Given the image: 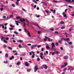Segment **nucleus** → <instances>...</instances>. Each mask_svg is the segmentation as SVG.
Segmentation results:
<instances>
[{
  "label": "nucleus",
  "instance_id": "nucleus-1",
  "mask_svg": "<svg viewBox=\"0 0 74 74\" xmlns=\"http://www.w3.org/2000/svg\"><path fill=\"white\" fill-rule=\"evenodd\" d=\"M16 18L17 19H20V21L21 22H22V23H24V21H25V22H26V21H25V19L23 18H21V17L19 16H18L16 17Z\"/></svg>",
  "mask_w": 74,
  "mask_h": 74
},
{
  "label": "nucleus",
  "instance_id": "nucleus-2",
  "mask_svg": "<svg viewBox=\"0 0 74 74\" xmlns=\"http://www.w3.org/2000/svg\"><path fill=\"white\" fill-rule=\"evenodd\" d=\"M39 69V68H38V66L36 65L35 67V70H34V72H36V71H37Z\"/></svg>",
  "mask_w": 74,
  "mask_h": 74
},
{
  "label": "nucleus",
  "instance_id": "nucleus-3",
  "mask_svg": "<svg viewBox=\"0 0 74 74\" xmlns=\"http://www.w3.org/2000/svg\"><path fill=\"white\" fill-rule=\"evenodd\" d=\"M67 63L66 62H64V64L62 65L61 66V67L62 68H63L64 67H65L66 66H67Z\"/></svg>",
  "mask_w": 74,
  "mask_h": 74
},
{
  "label": "nucleus",
  "instance_id": "nucleus-4",
  "mask_svg": "<svg viewBox=\"0 0 74 74\" xmlns=\"http://www.w3.org/2000/svg\"><path fill=\"white\" fill-rule=\"evenodd\" d=\"M0 38L1 40L2 41H3V40H5V37L2 36H1Z\"/></svg>",
  "mask_w": 74,
  "mask_h": 74
},
{
  "label": "nucleus",
  "instance_id": "nucleus-5",
  "mask_svg": "<svg viewBox=\"0 0 74 74\" xmlns=\"http://www.w3.org/2000/svg\"><path fill=\"white\" fill-rule=\"evenodd\" d=\"M26 21V22H27V26H30V24L29 23V20H27V19H25Z\"/></svg>",
  "mask_w": 74,
  "mask_h": 74
},
{
  "label": "nucleus",
  "instance_id": "nucleus-6",
  "mask_svg": "<svg viewBox=\"0 0 74 74\" xmlns=\"http://www.w3.org/2000/svg\"><path fill=\"white\" fill-rule=\"evenodd\" d=\"M32 53H33L32 55V58H35V57L34 56H35V54H34V53L33 51H32Z\"/></svg>",
  "mask_w": 74,
  "mask_h": 74
},
{
  "label": "nucleus",
  "instance_id": "nucleus-7",
  "mask_svg": "<svg viewBox=\"0 0 74 74\" xmlns=\"http://www.w3.org/2000/svg\"><path fill=\"white\" fill-rule=\"evenodd\" d=\"M69 58V57L67 56H65L64 57V59H67Z\"/></svg>",
  "mask_w": 74,
  "mask_h": 74
},
{
  "label": "nucleus",
  "instance_id": "nucleus-8",
  "mask_svg": "<svg viewBox=\"0 0 74 74\" xmlns=\"http://www.w3.org/2000/svg\"><path fill=\"white\" fill-rule=\"evenodd\" d=\"M51 46L52 48H55V44L53 43H52L51 44Z\"/></svg>",
  "mask_w": 74,
  "mask_h": 74
},
{
  "label": "nucleus",
  "instance_id": "nucleus-9",
  "mask_svg": "<svg viewBox=\"0 0 74 74\" xmlns=\"http://www.w3.org/2000/svg\"><path fill=\"white\" fill-rule=\"evenodd\" d=\"M43 66L44 69H47V65H43Z\"/></svg>",
  "mask_w": 74,
  "mask_h": 74
},
{
  "label": "nucleus",
  "instance_id": "nucleus-10",
  "mask_svg": "<svg viewBox=\"0 0 74 74\" xmlns=\"http://www.w3.org/2000/svg\"><path fill=\"white\" fill-rule=\"evenodd\" d=\"M36 46H37V45H32L31 46V48L33 49L34 47H36Z\"/></svg>",
  "mask_w": 74,
  "mask_h": 74
},
{
  "label": "nucleus",
  "instance_id": "nucleus-11",
  "mask_svg": "<svg viewBox=\"0 0 74 74\" xmlns=\"http://www.w3.org/2000/svg\"><path fill=\"white\" fill-rule=\"evenodd\" d=\"M64 41H70V39H69V38L64 39Z\"/></svg>",
  "mask_w": 74,
  "mask_h": 74
},
{
  "label": "nucleus",
  "instance_id": "nucleus-12",
  "mask_svg": "<svg viewBox=\"0 0 74 74\" xmlns=\"http://www.w3.org/2000/svg\"><path fill=\"white\" fill-rule=\"evenodd\" d=\"M41 3L43 4V5H45V6H47V3L44 2H42Z\"/></svg>",
  "mask_w": 74,
  "mask_h": 74
},
{
  "label": "nucleus",
  "instance_id": "nucleus-13",
  "mask_svg": "<svg viewBox=\"0 0 74 74\" xmlns=\"http://www.w3.org/2000/svg\"><path fill=\"white\" fill-rule=\"evenodd\" d=\"M10 60H12V59H14V56H12L11 57H10L9 58Z\"/></svg>",
  "mask_w": 74,
  "mask_h": 74
},
{
  "label": "nucleus",
  "instance_id": "nucleus-14",
  "mask_svg": "<svg viewBox=\"0 0 74 74\" xmlns=\"http://www.w3.org/2000/svg\"><path fill=\"white\" fill-rule=\"evenodd\" d=\"M27 32H28V36L29 37H31L30 36V32L28 31H27Z\"/></svg>",
  "mask_w": 74,
  "mask_h": 74
},
{
  "label": "nucleus",
  "instance_id": "nucleus-15",
  "mask_svg": "<svg viewBox=\"0 0 74 74\" xmlns=\"http://www.w3.org/2000/svg\"><path fill=\"white\" fill-rule=\"evenodd\" d=\"M25 64L26 66H27V67H28V66H29V64H28V63H27V62H25Z\"/></svg>",
  "mask_w": 74,
  "mask_h": 74
},
{
  "label": "nucleus",
  "instance_id": "nucleus-16",
  "mask_svg": "<svg viewBox=\"0 0 74 74\" xmlns=\"http://www.w3.org/2000/svg\"><path fill=\"white\" fill-rule=\"evenodd\" d=\"M14 17V16L12 15H10L9 16V18H12Z\"/></svg>",
  "mask_w": 74,
  "mask_h": 74
},
{
  "label": "nucleus",
  "instance_id": "nucleus-17",
  "mask_svg": "<svg viewBox=\"0 0 74 74\" xmlns=\"http://www.w3.org/2000/svg\"><path fill=\"white\" fill-rule=\"evenodd\" d=\"M46 48H47V49H48V48H49V45H47L46 46Z\"/></svg>",
  "mask_w": 74,
  "mask_h": 74
},
{
  "label": "nucleus",
  "instance_id": "nucleus-18",
  "mask_svg": "<svg viewBox=\"0 0 74 74\" xmlns=\"http://www.w3.org/2000/svg\"><path fill=\"white\" fill-rule=\"evenodd\" d=\"M48 40V41H49V42H50V41H52V39L50 38H49Z\"/></svg>",
  "mask_w": 74,
  "mask_h": 74
},
{
  "label": "nucleus",
  "instance_id": "nucleus-19",
  "mask_svg": "<svg viewBox=\"0 0 74 74\" xmlns=\"http://www.w3.org/2000/svg\"><path fill=\"white\" fill-rule=\"evenodd\" d=\"M64 23V22L62 21L60 22V24L61 25H63Z\"/></svg>",
  "mask_w": 74,
  "mask_h": 74
},
{
  "label": "nucleus",
  "instance_id": "nucleus-20",
  "mask_svg": "<svg viewBox=\"0 0 74 74\" xmlns=\"http://www.w3.org/2000/svg\"><path fill=\"white\" fill-rule=\"evenodd\" d=\"M64 1L65 0L67 2H71V0H64Z\"/></svg>",
  "mask_w": 74,
  "mask_h": 74
},
{
  "label": "nucleus",
  "instance_id": "nucleus-21",
  "mask_svg": "<svg viewBox=\"0 0 74 74\" xmlns=\"http://www.w3.org/2000/svg\"><path fill=\"white\" fill-rule=\"evenodd\" d=\"M14 34H15L16 35H17V34H18V32H17L16 31L14 32Z\"/></svg>",
  "mask_w": 74,
  "mask_h": 74
},
{
  "label": "nucleus",
  "instance_id": "nucleus-22",
  "mask_svg": "<svg viewBox=\"0 0 74 74\" xmlns=\"http://www.w3.org/2000/svg\"><path fill=\"white\" fill-rule=\"evenodd\" d=\"M5 57L6 58H8V53H6L5 54Z\"/></svg>",
  "mask_w": 74,
  "mask_h": 74
},
{
  "label": "nucleus",
  "instance_id": "nucleus-23",
  "mask_svg": "<svg viewBox=\"0 0 74 74\" xmlns=\"http://www.w3.org/2000/svg\"><path fill=\"white\" fill-rule=\"evenodd\" d=\"M67 68L65 67L63 69V71H66V70H67Z\"/></svg>",
  "mask_w": 74,
  "mask_h": 74
},
{
  "label": "nucleus",
  "instance_id": "nucleus-24",
  "mask_svg": "<svg viewBox=\"0 0 74 74\" xmlns=\"http://www.w3.org/2000/svg\"><path fill=\"white\" fill-rule=\"evenodd\" d=\"M8 49H10V50H12V48H11V47H8Z\"/></svg>",
  "mask_w": 74,
  "mask_h": 74
},
{
  "label": "nucleus",
  "instance_id": "nucleus-25",
  "mask_svg": "<svg viewBox=\"0 0 74 74\" xmlns=\"http://www.w3.org/2000/svg\"><path fill=\"white\" fill-rule=\"evenodd\" d=\"M18 42H23V40H19L17 41Z\"/></svg>",
  "mask_w": 74,
  "mask_h": 74
},
{
  "label": "nucleus",
  "instance_id": "nucleus-26",
  "mask_svg": "<svg viewBox=\"0 0 74 74\" xmlns=\"http://www.w3.org/2000/svg\"><path fill=\"white\" fill-rule=\"evenodd\" d=\"M54 53L55 54H58V53H59V52L58 51H55L54 52Z\"/></svg>",
  "mask_w": 74,
  "mask_h": 74
},
{
  "label": "nucleus",
  "instance_id": "nucleus-27",
  "mask_svg": "<svg viewBox=\"0 0 74 74\" xmlns=\"http://www.w3.org/2000/svg\"><path fill=\"white\" fill-rule=\"evenodd\" d=\"M20 63L21 62H18L17 63V66H19V65L20 64Z\"/></svg>",
  "mask_w": 74,
  "mask_h": 74
},
{
  "label": "nucleus",
  "instance_id": "nucleus-28",
  "mask_svg": "<svg viewBox=\"0 0 74 74\" xmlns=\"http://www.w3.org/2000/svg\"><path fill=\"white\" fill-rule=\"evenodd\" d=\"M33 2H34V3H37V2L36 1L34 0H33L32 1Z\"/></svg>",
  "mask_w": 74,
  "mask_h": 74
},
{
  "label": "nucleus",
  "instance_id": "nucleus-29",
  "mask_svg": "<svg viewBox=\"0 0 74 74\" xmlns=\"http://www.w3.org/2000/svg\"><path fill=\"white\" fill-rule=\"evenodd\" d=\"M1 7H2V8H3V7H4V5H3V3H1Z\"/></svg>",
  "mask_w": 74,
  "mask_h": 74
},
{
  "label": "nucleus",
  "instance_id": "nucleus-30",
  "mask_svg": "<svg viewBox=\"0 0 74 74\" xmlns=\"http://www.w3.org/2000/svg\"><path fill=\"white\" fill-rule=\"evenodd\" d=\"M22 10H23V11H24V12H26V11H27L26 10H25V9L24 8H22Z\"/></svg>",
  "mask_w": 74,
  "mask_h": 74
},
{
  "label": "nucleus",
  "instance_id": "nucleus-31",
  "mask_svg": "<svg viewBox=\"0 0 74 74\" xmlns=\"http://www.w3.org/2000/svg\"><path fill=\"white\" fill-rule=\"evenodd\" d=\"M69 45H71V44H72L73 43L71 42H69Z\"/></svg>",
  "mask_w": 74,
  "mask_h": 74
},
{
  "label": "nucleus",
  "instance_id": "nucleus-32",
  "mask_svg": "<svg viewBox=\"0 0 74 74\" xmlns=\"http://www.w3.org/2000/svg\"><path fill=\"white\" fill-rule=\"evenodd\" d=\"M16 4L17 5H19V2H16Z\"/></svg>",
  "mask_w": 74,
  "mask_h": 74
},
{
  "label": "nucleus",
  "instance_id": "nucleus-33",
  "mask_svg": "<svg viewBox=\"0 0 74 74\" xmlns=\"http://www.w3.org/2000/svg\"><path fill=\"white\" fill-rule=\"evenodd\" d=\"M3 41L5 43H7V42H8V41H7L5 40H3Z\"/></svg>",
  "mask_w": 74,
  "mask_h": 74
},
{
  "label": "nucleus",
  "instance_id": "nucleus-34",
  "mask_svg": "<svg viewBox=\"0 0 74 74\" xmlns=\"http://www.w3.org/2000/svg\"><path fill=\"white\" fill-rule=\"evenodd\" d=\"M10 27H14L15 26H13V25H10Z\"/></svg>",
  "mask_w": 74,
  "mask_h": 74
},
{
  "label": "nucleus",
  "instance_id": "nucleus-35",
  "mask_svg": "<svg viewBox=\"0 0 74 74\" xmlns=\"http://www.w3.org/2000/svg\"><path fill=\"white\" fill-rule=\"evenodd\" d=\"M55 45H56V46H58L59 45V44L58 43V42H56L55 43Z\"/></svg>",
  "mask_w": 74,
  "mask_h": 74
},
{
  "label": "nucleus",
  "instance_id": "nucleus-36",
  "mask_svg": "<svg viewBox=\"0 0 74 74\" xmlns=\"http://www.w3.org/2000/svg\"><path fill=\"white\" fill-rule=\"evenodd\" d=\"M31 71V70L30 69H28L27 70V71H28V72H30Z\"/></svg>",
  "mask_w": 74,
  "mask_h": 74
},
{
  "label": "nucleus",
  "instance_id": "nucleus-37",
  "mask_svg": "<svg viewBox=\"0 0 74 74\" xmlns=\"http://www.w3.org/2000/svg\"><path fill=\"white\" fill-rule=\"evenodd\" d=\"M65 27H61V29H65Z\"/></svg>",
  "mask_w": 74,
  "mask_h": 74
},
{
  "label": "nucleus",
  "instance_id": "nucleus-38",
  "mask_svg": "<svg viewBox=\"0 0 74 74\" xmlns=\"http://www.w3.org/2000/svg\"><path fill=\"white\" fill-rule=\"evenodd\" d=\"M58 42L59 43H62V40H58Z\"/></svg>",
  "mask_w": 74,
  "mask_h": 74
},
{
  "label": "nucleus",
  "instance_id": "nucleus-39",
  "mask_svg": "<svg viewBox=\"0 0 74 74\" xmlns=\"http://www.w3.org/2000/svg\"><path fill=\"white\" fill-rule=\"evenodd\" d=\"M4 63H6V64L8 63V61H4Z\"/></svg>",
  "mask_w": 74,
  "mask_h": 74
},
{
  "label": "nucleus",
  "instance_id": "nucleus-40",
  "mask_svg": "<svg viewBox=\"0 0 74 74\" xmlns=\"http://www.w3.org/2000/svg\"><path fill=\"white\" fill-rule=\"evenodd\" d=\"M41 47V45H38V48H40Z\"/></svg>",
  "mask_w": 74,
  "mask_h": 74
},
{
  "label": "nucleus",
  "instance_id": "nucleus-41",
  "mask_svg": "<svg viewBox=\"0 0 74 74\" xmlns=\"http://www.w3.org/2000/svg\"><path fill=\"white\" fill-rule=\"evenodd\" d=\"M22 46H21V45H19V46H18V47H19V48H22Z\"/></svg>",
  "mask_w": 74,
  "mask_h": 74
},
{
  "label": "nucleus",
  "instance_id": "nucleus-42",
  "mask_svg": "<svg viewBox=\"0 0 74 74\" xmlns=\"http://www.w3.org/2000/svg\"><path fill=\"white\" fill-rule=\"evenodd\" d=\"M39 56L40 57V58H41L42 59H43V57H42V56Z\"/></svg>",
  "mask_w": 74,
  "mask_h": 74
},
{
  "label": "nucleus",
  "instance_id": "nucleus-43",
  "mask_svg": "<svg viewBox=\"0 0 74 74\" xmlns=\"http://www.w3.org/2000/svg\"><path fill=\"white\" fill-rule=\"evenodd\" d=\"M55 12H56V11L55 10H54L53 12V13L55 14Z\"/></svg>",
  "mask_w": 74,
  "mask_h": 74
},
{
  "label": "nucleus",
  "instance_id": "nucleus-44",
  "mask_svg": "<svg viewBox=\"0 0 74 74\" xmlns=\"http://www.w3.org/2000/svg\"><path fill=\"white\" fill-rule=\"evenodd\" d=\"M12 5L13 7H15V4H12Z\"/></svg>",
  "mask_w": 74,
  "mask_h": 74
},
{
  "label": "nucleus",
  "instance_id": "nucleus-45",
  "mask_svg": "<svg viewBox=\"0 0 74 74\" xmlns=\"http://www.w3.org/2000/svg\"><path fill=\"white\" fill-rule=\"evenodd\" d=\"M15 22H16V23H20V22H18V21H15Z\"/></svg>",
  "mask_w": 74,
  "mask_h": 74
},
{
  "label": "nucleus",
  "instance_id": "nucleus-46",
  "mask_svg": "<svg viewBox=\"0 0 74 74\" xmlns=\"http://www.w3.org/2000/svg\"><path fill=\"white\" fill-rule=\"evenodd\" d=\"M2 26L3 29H4V26L2 24Z\"/></svg>",
  "mask_w": 74,
  "mask_h": 74
},
{
  "label": "nucleus",
  "instance_id": "nucleus-47",
  "mask_svg": "<svg viewBox=\"0 0 74 74\" xmlns=\"http://www.w3.org/2000/svg\"><path fill=\"white\" fill-rule=\"evenodd\" d=\"M5 40H9V38H5Z\"/></svg>",
  "mask_w": 74,
  "mask_h": 74
},
{
  "label": "nucleus",
  "instance_id": "nucleus-48",
  "mask_svg": "<svg viewBox=\"0 0 74 74\" xmlns=\"http://www.w3.org/2000/svg\"><path fill=\"white\" fill-rule=\"evenodd\" d=\"M37 61H40V59L39 58H38L37 59Z\"/></svg>",
  "mask_w": 74,
  "mask_h": 74
},
{
  "label": "nucleus",
  "instance_id": "nucleus-49",
  "mask_svg": "<svg viewBox=\"0 0 74 74\" xmlns=\"http://www.w3.org/2000/svg\"><path fill=\"white\" fill-rule=\"evenodd\" d=\"M40 55H41V56H43V54H42V53H40Z\"/></svg>",
  "mask_w": 74,
  "mask_h": 74
},
{
  "label": "nucleus",
  "instance_id": "nucleus-50",
  "mask_svg": "<svg viewBox=\"0 0 74 74\" xmlns=\"http://www.w3.org/2000/svg\"><path fill=\"white\" fill-rule=\"evenodd\" d=\"M60 49H61V50H63V47H61L60 48Z\"/></svg>",
  "mask_w": 74,
  "mask_h": 74
},
{
  "label": "nucleus",
  "instance_id": "nucleus-51",
  "mask_svg": "<svg viewBox=\"0 0 74 74\" xmlns=\"http://www.w3.org/2000/svg\"><path fill=\"white\" fill-rule=\"evenodd\" d=\"M36 26H38V28H39V29H40V27L39 26H38V24H37Z\"/></svg>",
  "mask_w": 74,
  "mask_h": 74
},
{
  "label": "nucleus",
  "instance_id": "nucleus-52",
  "mask_svg": "<svg viewBox=\"0 0 74 74\" xmlns=\"http://www.w3.org/2000/svg\"><path fill=\"white\" fill-rule=\"evenodd\" d=\"M54 54H55V52H53L52 53V55H54Z\"/></svg>",
  "mask_w": 74,
  "mask_h": 74
},
{
  "label": "nucleus",
  "instance_id": "nucleus-53",
  "mask_svg": "<svg viewBox=\"0 0 74 74\" xmlns=\"http://www.w3.org/2000/svg\"><path fill=\"white\" fill-rule=\"evenodd\" d=\"M13 53H15V52H16V50L13 51Z\"/></svg>",
  "mask_w": 74,
  "mask_h": 74
},
{
  "label": "nucleus",
  "instance_id": "nucleus-54",
  "mask_svg": "<svg viewBox=\"0 0 74 74\" xmlns=\"http://www.w3.org/2000/svg\"><path fill=\"white\" fill-rule=\"evenodd\" d=\"M14 28H10V30H13Z\"/></svg>",
  "mask_w": 74,
  "mask_h": 74
},
{
  "label": "nucleus",
  "instance_id": "nucleus-55",
  "mask_svg": "<svg viewBox=\"0 0 74 74\" xmlns=\"http://www.w3.org/2000/svg\"><path fill=\"white\" fill-rule=\"evenodd\" d=\"M1 11H3V8H1Z\"/></svg>",
  "mask_w": 74,
  "mask_h": 74
},
{
  "label": "nucleus",
  "instance_id": "nucleus-56",
  "mask_svg": "<svg viewBox=\"0 0 74 74\" xmlns=\"http://www.w3.org/2000/svg\"><path fill=\"white\" fill-rule=\"evenodd\" d=\"M41 50L42 51H44V48H42Z\"/></svg>",
  "mask_w": 74,
  "mask_h": 74
},
{
  "label": "nucleus",
  "instance_id": "nucleus-57",
  "mask_svg": "<svg viewBox=\"0 0 74 74\" xmlns=\"http://www.w3.org/2000/svg\"><path fill=\"white\" fill-rule=\"evenodd\" d=\"M3 18H6V16H3Z\"/></svg>",
  "mask_w": 74,
  "mask_h": 74
},
{
  "label": "nucleus",
  "instance_id": "nucleus-58",
  "mask_svg": "<svg viewBox=\"0 0 74 74\" xmlns=\"http://www.w3.org/2000/svg\"><path fill=\"white\" fill-rule=\"evenodd\" d=\"M40 16H39V15H38L37 16H36L37 18H40Z\"/></svg>",
  "mask_w": 74,
  "mask_h": 74
},
{
  "label": "nucleus",
  "instance_id": "nucleus-59",
  "mask_svg": "<svg viewBox=\"0 0 74 74\" xmlns=\"http://www.w3.org/2000/svg\"><path fill=\"white\" fill-rule=\"evenodd\" d=\"M73 48V47L72 46V45H71V47H70V48L71 49V48Z\"/></svg>",
  "mask_w": 74,
  "mask_h": 74
},
{
  "label": "nucleus",
  "instance_id": "nucleus-60",
  "mask_svg": "<svg viewBox=\"0 0 74 74\" xmlns=\"http://www.w3.org/2000/svg\"><path fill=\"white\" fill-rule=\"evenodd\" d=\"M45 52L47 54H48V51H46Z\"/></svg>",
  "mask_w": 74,
  "mask_h": 74
},
{
  "label": "nucleus",
  "instance_id": "nucleus-61",
  "mask_svg": "<svg viewBox=\"0 0 74 74\" xmlns=\"http://www.w3.org/2000/svg\"><path fill=\"white\" fill-rule=\"evenodd\" d=\"M50 30H51V31H54V29H50Z\"/></svg>",
  "mask_w": 74,
  "mask_h": 74
},
{
  "label": "nucleus",
  "instance_id": "nucleus-62",
  "mask_svg": "<svg viewBox=\"0 0 74 74\" xmlns=\"http://www.w3.org/2000/svg\"><path fill=\"white\" fill-rule=\"evenodd\" d=\"M45 38H47V39H48V38H49L48 37L46 36H45Z\"/></svg>",
  "mask_w": 74,
  "mask_h": 74
},
{
  "label": "nucleus",
  "instance_id": "nucleus-63",
  "mask_svg": "<svg viewBox=\"0 0 74 74\" xmlns=\"http://www.w3.org/2000/svg\"><path fill=\"white\" fill-rule=\"evenodd\" d=\"M23 25L24 27H25V23H24Z\"/></svg>",
  "mask_w": 74,
  "mask_h": 74
},
{
  "label": "nucleus",
  "instance_id": "nucleus-64",
  "mask_svg": "<svg viewBox=\"0 0 74 74\" xmlns=\"http://www.w3.org/2000/svg\"><path fill=\"white\" fill-rule=\"evenodd\" d=\"M18 30H19V32H21V31H22V29H19Z\"/></svg>",
  "mask_w": 74,
  "mask_h": 74
}]
</instances>
